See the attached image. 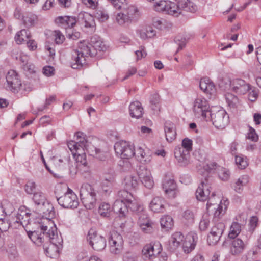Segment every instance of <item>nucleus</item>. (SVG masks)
<instances>
[{"mask_svg":"<svg viewBox=\"0 0 261 261\" xmlns=\"http://www.w3.org/2000/svg\"><path fill=\"white\" fill-rule=\"evenodd\" d=\"M118 196L120 199L115 201L113 208L115 213L119 214L120 217L125 216L128 208L138 215L144 211L143 206L127 190L119 191Z\"/></svg>","mask_w":261,"mask_h":261,"instance_id":"nucleus-1","label":"nucleus"},{"mask_svg":"<svg viewBox=\"0 0 261 261\" xmlns=\"http://www.w3.org/2000/svg\"><path fill=\"white\" fill-rule=\"evenodd\" d=\"M92 47V44L89 43L85 40L79 42L78 48L73 50L71 53L70 64L72 68L79 69L81 68L86 63V57L95 55V51L91 49Z\"/></svg>","mask_w":261,"mask_h":261,"instance_id":"nucleus-2","label":"nucleus"},{"mask_svg":"<svg viewBox=\"0 0 261 261\" xmlns=\"http://www.w3.org/2000/svg\"><path fill=\"white\" fill-rule=\"evenodd\" d=\"M51 235L49 232H47V236L49 237L46 242H50L48 247L43 245L46 255L50 258H56L59 255L60 250L62 248L63 239L61 234L58 235L56 226H53L50 230Z\"/></svg>","mask_w":261,"mask_h":261,"instance_id":"nucleus-3","label":"nucleus"},{"mask_svg":"<svg viewBox=\"0 0 261 261\" xmlns=\"http://www.w3.org/2000/svg\"><path fill=\"white\" fill-rule=\"evenodd\" d=\"M215 195L212 193L211 197L209 196L206 204L207 212L213 214L215 218H219L223 216L227 209L228 202L227 200L220 201L219 198L215 200Z\"/></svg>","mask_w":261,"mask_h":261,"instance_id":"nucleus-4","label":"nucleus"},{"mask_svg":"<svg viewBox=\"0 0 261 261\" xmlns=\"http://www.w3.org/2000/svg\"><path fill=\"white\" fill-rule=\"evenodd\" d=\"M80 198L87 209H92L96 202V194L92 186L87 183L83 184L80 189Z\"/></svg>","mask_w":261,"mask_h":261,"instance_id":"nucleus-5","label":"nucleus"},{"mask_svg":"<svg viewBox=\"0 0 261 261\" xmlns=\"http://www.w3.org/2000/svg\"><path fill=\"white\" fill-rule=\"evenodd\" d=\"M33 196V200L36 205H42L40 211L43 214V216L47 219L52 218L55 215V212L53 211V206L49 202L46 201L44 194L40 190H38L34 193Z\"/></svg>","mask_w":261,"mask_h":261,"instance_id":"nucleus-6","label":"nucleus"},{"mask_svg":"<svg viewBox=\"0 0 261 261\" xmlns=\"http://www.w3.org/2000/svg\"><path fill=\"white\" fill-rule=\"evenodd\" d=\"M53 226H55L52 223H49L48 225H41V232L38 231H27V234L29 238L32 240V241L36 245L39 246L43 245V243L46 242L47 239L49 238L47 236L49 232L51 235L50 230L52 229Z\"/></svg>","mask_w":261,"mask_h":261,"instance_id":"nucleus-7","label":"nucleus"},{"mask_svg":"<svg viewBox=\"0 0 261 261\" xmlns=\"http://www.w3.org/2000/svg\"><path fill=\"white\" fill-rule=\"evenodd\" d=\"M205 121H211L213 124L218 129L224 128L229 122V117L226 112L222 109L212 110Z\"/></svg>","mask_w":261,"mask_h":261,"instance_id":"nucleus-8","label":"nucleus"},{"mask_svg":"<svg viewBox=\"0 0 261 261\" xmlns=\"http://www.w3.org/2000/svg\"><path fill=\"white\" fill-rule=\"evenodd\" d=\"M76 140L70 141L68 143V146L73 156H75L79 152L87 151L89 147L93 146L89 144L86 138L85 135L82 132H77L76 135Z\"/></svg>","mask_w":261,"mask_h":261,"instance_id":"nucleus-9","label":"nucleus"},{"mask_svg":"<svg viewBox=\"0 0 261 261\" xmlns=\"http://www.w3.org/2000/svg\"><path fill=\"white\" fill-rule=\"evenodd\" d=\"M193 111L197 117H202L205 120L212 110L210 109L206 99L203 97H198L193 102Z\"/></svg>","mask_w":261,"mask_h":261,"instance_id":"nucleus-10","label":"nucleus"},{"mask_svg":"<svg viewBox=\"0 0 261 261\" xmlns=\"http://www.w3.org/2000/svg\"><path fill=\"white\" fill-rule=\"evenodd\" d=\"M224 82V89L231 88L234 92L239 94H244L250 89V85L241 79H235L232 81L226 79L222 81L221 84Z\"/></svg>","mask_w":261,"mask_h":261,"instance_id":"nucleus-11","label":"nucleus"},{"mask_svg":"<svg viewBox=\"0 0 261 261\" xmlns=\"http://www.w3.org/2000/svg\"><path fill=\"white\" fill-rule=\"evenodd\" d=\"M116 153L121 158L128 159L135 155L133 145L125 141H120L114 145Z\"/></svg>","mask_w":261,"mask_h":261,"instance_id":"nucleus-12","label":"nucleus"},{"mask_svg":"<svg viewBox=\"0 0 261 261\" xmlns=\"http://www.w3.org/2000/svg\"><path fill=\"white\" fill-rule=\"evenodd\" d=\"M57 201L61 206L66 208H76L79 203L76 195L69 188L63 196L57 198Z\"/></svg>","mask_w":261,"mask_h":261,"instance_id":"nucleus-13","label":"nucleus"},{"mask_svg":"<svg viewBox=\"0 0 261 261\" xmlns=\"http://www.w3.org/2000/svg\"><path fill=\"white\" fill-rule=\"evenodd\" d=\"M109 250L114 254L120 253L123 249V240L117 232L113 231L109 238Z\"/></svg>","mask_w":261,"mask_h":261,"instance_id":"nucleus-14","label":"nucleus"},{"mask_svg":"<svg viewBox=\"0 0 261 261\" xmlns=\"http://www.w3.org/2000/svg\"><path fill=\"white\" fill-rule=\"evenodd\" d=\"M137 12V9L135 6H130L116 14V21L120 25L130 24L133 16Z\"/></svg>","mask_w":261,"mask_h":261,"instance_id":"nucleus-15","label":"nucleus"},{"mask_svg":"<svg viewBox=\"0 0 261 261\" xmlns=\"http://www.w3.org/2000/svg\"><path fill=\"white\" fill-rule=\"evenodd\" d=\"M87 239L95 250L101 251L106 246V239L101 236L97 235L93 229L89 231Z\"/></svg>","mask_w":261,"mask_h":261,"instance_id":"nucleus-16","label":"nucleus"},{"mask_svg":"<svg viewBox=\"0 0 261 261\" xmlns=\"http://www.w3.org/2000/svg\"><path fill=\"white\" fill-rule=\"evenodd\" d=\"M211 178H205L202 181L201 185L198 187L196 191V197L199 201H204L208 199L211 193V187L210 186Z\"/></svg>","mask_w":261,"mask_h":261,"instance_id":"nucleus-17","label":"nucleus"},{"mask_svg":"<svg viewBox=\"0 0 261 261\" xmlns=\"http://www.w3.org/2000/svg\"><path fill=\"white\" fill-rule=\"evenodd\" d=\"M6 78L8 88L14 93L18 92L20 89L21 82L16 72L13 70H10Z\"/></svg>","mask_w":261,"mask_h":261,"instance_id":"nucleus-18","label":"nucleus"},{"mask_svg":"<svg viewBox=\"0 0 261 261\" xmlns=\"http://www.w3.org/2000/svg\"><path fill=\"white\" fill-rule=\"evenodd\" d=\"M138 176L141 182L148 189H151L154 186V181L150 170L145 166H140L137 170Z\"/></svg>","mask_w":261,"mask_h":261,"instance_id":"nucleus-19","label":"nucleus"},{"mask_svg":"<svg viewBox=\"0 0 261 261\" xmlns=\"http://www.w3.org/2000/svg\"><path fill=\"white\" fill-rule=\"evenodd\" d=\"M162 188L166 194L170 198H175L176 195V185L171 178L166 177L162 182Z\"/></svg>","mask_w":261,"mask_h":261,"instance_id":"nucleus-20","label":"nucleus"},{"mask_svg":"<svg viewBox=\"0 0 261 261\" xmlns=\"http://www.w3.org/2000/svg\"><path fill=\"white\" fill-rule=\"evenodd\" d=\"M115 173L113 169H110L109 175L106 176L102 181V189L106 194H110L116 185Z\"/></svg>","mask_w":261,"mask_h":261,"instance_id":"nucleus-21","label":"nucleus"},{"mask_svg":"<svg viewBox=\"0 0 261 261\" xmlns=\"http://www.w3.org/2000/svg\"><path fill=\"white\" fill-rule=\"evenodd\" d=\"M174 155L180 166H185L190 163V153L187 150H185L184 148L182 147H177L175 148Z\"/></svg>","mask_w":261,"mask_h":261,"instance_id":"nucleus-22","label":"nucleus"},{"mask_svg":"<svg viewBox=\"0 0 261 261\" xmlns=\"http://www.w3.org/2000/svg\"><path fill=\"white\" fill-rule=\"evenodd\" d=\"M246 247V243L240 238H234L231 241L230 251L233 255L242 253Z\"/></svg>","mask_w":261,"mask_h":261,"instance_id":"nucleus-23","label":"nucleus"},{"mask_svg":"<svg viewBox=\"0 0 261 261\" xmlns=\"http://www.w3.org/2000/svg\"><path fill=\"white\" fill-rule=\"evenodd\" d=\"M196 245L195 235L192 233L188 234L182 244L183 251L188 254L192 252Z\"/></svg>","mask_w":261,"mask_h":261,"instance_id":"nucleus-24","label":"nucleus"},{"mask_svg":"<svg viewBox=\"0 0 261 261\" xmlns=\"http://www.w3.org/2000/svg\"><path fill=\"white\" fill-rule=\"evenodd\" d=\"M161 250L160 244H147L143 247L142 252L146 257L152 259L153 257L159 254Z\"/></svg>","mask_w":261,"mask_h":261,"instance_id":"nucleus-25","label":"nucleus"},{"mask_svg":"<svg viewBox=\"0 0 261 261\" xmlns=\"http://www.w3.org/2000/svg\"><path fill=\"white\" fill-rule=\"evenodd\" d=\"M31 213L24 211H20L17 213L15 218H13L14 224H15V227L17 226L28 225L30 223Z\"/></svg>","mask_w":261,"mask_h":261,"instance_id":"nucleus-26","label":"nucleus"},{"mask_svg":"<svg viewBox=\"0 0 261 261\" xmlns=\"http://www.w3.org/2000/svg\"><path fill=\"white\" fill-rule=\"evenodd\" d=\"M165 200L161 197H155L149 204L150 209L154 213H163L165 211Z\"/></svg>","mask_w":261,"mask_h":261,"instance_id":"nucleus-27","label":"nucleus"},{"mask_svg":"<svg viewBox=\"0 0 261 261\" xmlns=\"http://www.w3.org/2000/svg\"><path fill=\"white\" fill-rule=\"evenodd\" d=\"M199 87L207 94L213 95L216 92L214 83L208 78L201 79L199 82Z\"/></svg>","mask_w":261,"mask_h":261,"instance_id":"nucleus-28","label":"nucleus"},{"mask_svg":"<svg viewBox=\"0 0 261 261\" xmlns=\"http://www.w3.org/2000/svg\"><path fill=\"white\" fill-rule=\"evenodd\" d=\"M129 114L133 118H139L143 114V108L138 101L132 102L129 107Z\"/></svg>","mask_w":261,"mask_h":261,"instance_id":"nucleus-29","label":"nucleus"},{"mask_svg":"<svg viewBox=\"0 0 261 261\" xmlns=\"http://www.w3.org/2000/svg\"><path fill=\"white\" fill-rule=\"evenodd\" d=\"M78 22L85 28H93L95 22L93 17L88 13H81L79 14Z\"/></svg>","mask_w":261,"mask_h":261,"instance_id":"nucleus-30","label":"nucleus"},{"mask_svg":"<svg viewBox=\"0 0 261 261\" xmlns=\"http://www.w3.org/2000/svg\"><path fill=\"white\" fill-rule=\"evenodd\" d=\"M176 1L178 4L181 14L183 11L194 12L197 10V6L189 0H176Z\"/></svg>","mask_w":261,"mask_h":261,"instance_id":"nucleus-31","label":"nucleus"},{"mask_svg":"<svg viewBox=\"0 0 261 261\" xmlns=\"http://www.w3.org/2000/svg\"><path fill=\"white\" fill-rule=\"evenodd\" d=\"M91 43L94 50H98L99 51H105L108 46L102 41V39L97 36H94L91 38Z\"/></svg>","mask_w":261,"mask_h":261,"instance_id":"nucleus-32","label":"nucleus"},{"mask_svg":"<svg viewBox=\"0 0 261 261\" xmlns=\"http://www.w3.org/2000/svg\"><path fill=\"white\" fill-rule=\"evenodd\" d=\"M139 183V180L138 176L133 175H128L125 177L124 179V184L127 190L136 189Z\"/></svg>","mask_w":261,"mask_h":261,"instance_id":"nucleus-33","label":"nucleus"},{"mask_svg":"<svg viewBox=\"0 0 261 261\" xmlns=\"http://www.w3.org/2000/svg\"><path fill=\"white\" fill-rule=\"evenodd\" d=\"M185 239L180 232H174L170 240V245L173 249H176L182 244Z\"/></svg>","mask_w":261,"mask_h":261,"instance_id":"nucleus-34","label":"nucleus"},{"mask_svg":"<svg viewBox=\"0 0 261 261\" xmlns=\"http://www.w3.org/2000/svg\"><path fill=\"white\" fill-rule=\"evenodd\" d=\"M165 133L167 141L172 142L176 138V133L175 127L173 124L166 123L165 125Z\"/></svg>","mask_w":261,"mask_h":261,"instance_id":"nucleus-35","label":"nucleus"},{"mask_svg":"<svg viewBox=\"0 0 261 261\" xmlns=\"http://www.w3.org/2000/svg\"><path fill=\"white\" fill-rule=\"evenodd\" d=\"M77 155L76 157V162L78 164V166H82L81 169L83 170L84 172L90 173V169L89 166H88L86 154L85 152H79L77 153L75 155Z\"/></svg>","mask_w":261,"mask_h":261,"instance_id":"nucleus-36","label":"nucleus"},{"mask_svg":"<svg viewBox=\"0 0 261 261\" xmlns=\"http://www.w3.org/2000/svg\"><path fill=\"white\" fill-rule=\"evenodd\" d=\"M167 7L166 13L175 17H177L181 14L178 3L176 4L169 1Z\"/></svg>","mask_w":261,"mask_h":261,"instance_id":"nucleus-37","label":"nucleus"},{"mask_svg":"<svg viewBox=\"0 0 261 261\" xmlns=\"http://www.w3.org/2000/svg\"><path fill=\"white\" fill-rule=\"evenodd\" d=\"M37 19V16L35 14L30 12H26L22 16L23 23L26 27L30 28L34 25Z\"/></svg>","mask_w":261,"mask_h":261,"instance_id":"nucleus-38","label":"nucleus"},{"mask_svg":"<svg viewBox=\"0 0 261 261\" xmlns=\"http://www.w3.org/2000/svg\"><path fill=\"white\" fill-rule=\"evenodd\" d=\"M160 223L162 228L166 231L171 229L174 225L173 218L169 215H164L160 219Z\"/></svg>","mask_w":261,"mask_h":261,"instance_id":"nucleus-39","label":"nucleus"},{"mask_svg":"<svg viewBox=\"0 0 261 261\" xmlns=\"http://www.w3.org/2000/svg\"><path fill=\"white\" fill-rule=\"evenodd\" d=\"M30 37V33L29 32L28 30L22 29L17 32L15 37V39L17 44H21L27 41Z\"/></svg>","mask_w":261,"mask_h":261,"instance_id":"nucleus-40","label":"nucleus"},{"mask_svg":"<svg viewBox=\"0 0 261 261\" xmlns=\"http://www.w3.org/2000/svg\"><path fill=\"white\" fill-rule=\"evenodd\" d=\"M112 209L109 203L102 202L99 206L98 213L103 217H108L110 216Z\"/></svg>","mask_w":261,"mask_h":261,"instance_id":"nucleus-41","label":"nucleus"},{"mask_svg":"<svg viewBox=\"0 0 261 261\" xmlns=\"http://www.w3.org/2000/svg\"><path fill=\"white\" fill-rule=\"evenodd\" d=\"M248 182V177L247 175L240 177L235 182L233 188L238 193H241L243 190V187Z\"/></svg>","mask_w":261,"mask_h":261,"instance_id":"nucleus-42","label":"nucleus"},{"mask_svg":"<svg viewBox=\"0 0 261 261\" xmlns=\"http://www.w3.org/2000/svg\"><path fill=\"white\" fill-rule=\"evenodd\" d=\"M87 152L91 156L97 158L100 160H103L105 158L104 152L101 151L99 149L95 147L91 146L87 149Z\"/></svg>","mask_w":261,"mask_h":261,"instance_id":"nucleus-43","label":"nucleus"},{"mask_svg":"<svg viewBox=\"0 0 261 261\" xmlns=\"http://www.w3.org/2000/svg\"><path fill=\"white\" fill-rule=\"evenodd\" d=\"M113 6L117 10H122L128 8L130 5H128L126 0H108Z\"/></svg>","mask_w":261,"mask_h":261,"instance_id":"nucleus-44","label":"nucleus"},{"mask_svg":"<svg viewBox=\"0 0 261 261\" xmlns=\"http://www.w3.org/2000/svg\"><path fill=\"white\" fill-rule=\"evenodd\" d=\"M140 37L143 39L151 38L155 35V31L151 27L142 29L139 31Z\"/></svg>","mask_w":261,"mask_h":261,"instance_id":"nucleus-45","label":"nucleus"},{"mask_svg":"<svg viewBox=\"0 0 261 261\" xmlns=\"http://www.w3.org/2000/svg\"><path fill=\"white\" fill-rule=\"evenodd\" d=\"M241 226L238 222H233L230 228L228 237L230 238L234 239L241 232Z\"/></svg>","mask_w":261,"mask_h":261,"instance_id":"nucleus-46","label":"nucleus"},{"mask_svg":"<svg viewBox=\"0 0 261 261\" xmlns=\"http://www.w3.org/2000/svg\"><path fill=\"white\" fill-rule=\"evenodd\" d=\"M136 157L141 162H144L145 163H149L151 160L150 156L146 155L144 150L141 147H139L137 149Z\"/></svg>","mask_w":261,"mask_h":261,"instance_id":"nucleus-47","label":"nucleus"},{"mask_svg":"<svg viewBox=\"0 0 261 261\" xmlns=\"http://www.w3.org/2000/svg\"><path fill=\"white\" fill-rule=\"evenodd\" d=\"M168 2L167 1L157 0L154 2V10L158 12H165L166 13Z\"/></svg>","mask_w":261,"mask_h":261,"instance_id":"nucleus-48","label":"nucleus"},{"mask_svg":"<svg viewBox=\"0 0 261 261\" xmlns=\"http://www.w3.org/2000/svg\"><path fill=\"white\" fill-rule=\"evenodd\" d=\"M225 99L227 103L230 107H236L239 103V99L238 97L230 93H227L225 94Z\"/></svg>","mask_w":261,"mask_h":261,"instance_id":"nucleus-49","label":"nucleus"},{"mask_svg":"<svg viewBox=\"0 0 261 261\" xmlns=\"http://www.w3.org/2000/svg\"><path fill=\"white\" fill-rule=\"evenodd\" d=\"M217 173L219 178L223 181H227L230 177V172L228 170L222 167L218 168Z\"/></svg>","mask_w":261,"mask_h":261,"instance_id":"nucleus-50","label":"nucleus"},{"mask_svg":"<svg viewBox=\"0 0 261 261\" xmlns=\"http://www.w3.org/2000/svg\"><path fill=\"white\" fill-rule=\"evenodd\" d=\"M150 102L152 106V109L155 111H160V96L158 94L155 93L151 96Z\"/></svg>","mask_w":261,"mask_h":261,"instance_id":"nucleus-51","label":"nucleus"},{"mask_svg":"<svg viewBox=\"0 0 261 261\" xmlns=\"http://www.w3.org/2000/svg\"><path fill=\"white\" fill-rule=\"evenodd\" d=\"M24 190L28 194L32 195L38 190H37V186L34 181L29 180L24 186Z\"/></svg>","mask_w":261,"mask_h":261,"instance_id":"nucleus-52","label":"nucleus"},{"mask_svg":"<svg viewBox=\"0 0 261 261\" xmlns=\"http://www.w3.org/2000/svg\"><path fill=\"white\" fill-rule=\"evenodd\" d=\"M225 229V225L222 222H219L215 224L212 228L211 232L213 234L221 236Z\"/></svg>","mask_w":261,"mask_h":261,"instance_id":"nucleus-53","label":"nucleus"},{"mask_svg":"<svg viewBox=\"0 0 261 261\" xmlns=\"http://www.w3.org/2000/svg\"><path fill=\"white\" fill-rule=\"evenodd\" d=\"M69 160V156L67 158H64V159H62L60 157L57 156H54L50 158V161L53 163V164L56 167H62L63 164L65 163V162H68Z\"/></svg>","mask_w":261,"mask_h":261,"instance_id":"nucleus-54","label":"nucleus"},{"mask_svg":"<svg viewBox=\"0 0 261 261\" xmlns=\"http://www.w3.org/2000/svg\"><path fill=\"white\" fill-rule=\"evenodd\" d=\"M13 225H14V226H16L15 224H14L13 220L8 221L5 220L3 217H2V219H0V230H1V231H6L10 226H12Z\"/></svg>","mask_w":261,"mask_h":261,"instance_id":"nucleus-55","label":"nucleus"},{"mask_svg":"<svg viewBox=\"0 0 261 261\" xmlns=\"http://www.w3.org/2000/svg\"><path fill=\"white\" fill-rule=\"evenodd\" d=\"M154 224L150 221L147 223H141V226H140L142 230L146 233H150L153 231Z\"/></svg>","mask_w":261,"mask_h":261,"instance_id":"nucleus-56","label":"nucleus"},{"mask_svg":"<svg viewBox=\"0 0 261 261\" xmlns=\"http://www.w3.org/2000/svg\"><path fill=\"white\" fill-rule=\"evenodd\" d=\"M7 252L9 258L11 260H15L18 257V253L15 246L9 247Z\"/></svg>","mask_w":261,"mask_h":261,"instance_id":"nucleus-57","label":"nucleus"},{"mask_svg":"<svg viewBox=\"0 0 261 261\" xmlns=\"http://www.w3.org/2000/svg\"><path fill=\"white\" fill-rule=\"evenodd\" d=\"M235 162L238 167L240 169L245 168L248 165L246 159L241 156L236 155Z\"/></svg>","mask_w":261,"mask_h":261,"instance_id":"nucleus-58","label":"nucleus"},{"mask_svg":"<svg viewBox=\"0 0 261 261\" xmlns=\"http://www.w3.org/2000/svg\"><path fill=\"white\" fill-rule=\"evenodd\" d=\"M95 17L101 22L106 21L109 18V15L106 12L102 10H97L94 14Z\"/></svg>","mask_w":261,"mask_h":261,"instance_id":"nucleus-59","label":"nucleus"},{"mask_svg":"<svg viewBox=\"0 0 261 261\" xmlns=\"http://www.w3.org/2000/svg\"><path fill=\"white\" fill-rule=\"evenodd\" d=\"M53 34L56 44H61L64 42L65 37L60 31L56 30Z\"/></svg>","mask_w":261,"mask_h":261,"instance_id":"nucleus-60","label":"nucleus"},{"mask_svg":"<svg viewBox=\"0 0 261 261\" xmlns=\"http://www.w3.org/2000/svg\"><path fill=\"white\" fill-rule=\"evenodd\" d=\"M192 140L186 138L182 140V148H184L185 150H187L188 152L192 150Z\"/></svg>","mask_w":261,"mask_h":261,"instance_id":"nucleus-61","label":"nucleus"},{"mask_svg":"<svg viewBox=\"0 0 261 261\" xmlns=\"http://www.w3.org/2000/svg\"><path fill=\"white\" fill-rule=\"evenodd\" d=\"M220 237L221 236L210 232L207 237V242L210 245H214L219 241Z\"/></svg>","mask_w":261,"mask_h":261,"instance_id":"nucleus-62","label":"nucleus"},{"mask_svg":"<svg viewBox=\"0 0 261 261\" xmlns=\"http://www.w3.org/2000/svg\"><path fill=\"white\" fill-rule=\"evenodd\" d=\"M210 225V220L207 215L202 217L199 223V229L201 231H205Z\"/></svg>","mask_w":261,"mask_h":261,"instance_id":"nucleus-63","label":"nucleus"},{"mask_svg":"<svg viewBox=\"0 0 261 261\" xmlns=\"http://www.w3.org/2000/svg\"><path fill=\"white\" fill-rule=\"evenodd\" d=\"M247 138L252 141L256 142L258 139V136L254 128L249 126Z\"/></svg>","mask_w":261,"mask_h":261,"instance_id":"nucleus-64","label":"nucleus"}]
</instances>
